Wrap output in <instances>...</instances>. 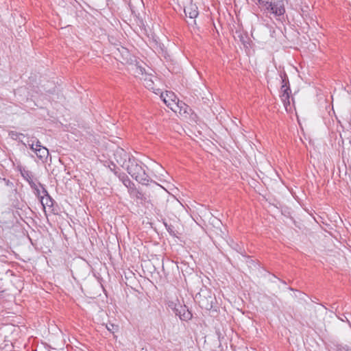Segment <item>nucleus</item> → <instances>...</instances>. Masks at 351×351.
I'll use <instances>...</instances> for the list:
<instances>
[{
	"label": "nucleus",
	"instance_id": "obj_29",
	"mask_svg": "<svg viewBox=\"0 0 351 351\" xmlns=\"http://www.w3.org/2000/svg\"><path fill=\"white\" fill-rule=\"evenodd\" d=\"M36 140H38V138H36V137H32L30 140H29L28 141H30V143H33L34 144H36Z\"/></svg>",
	"mask_w": 351,
	"mask_h": 351
},
{
	"label": "nucleus",
	"instance_id": "obj_13",
	"mask_svg": "<svg viewBox=\"0 0 351 351\" xmlns=\"http://www.w3.org/2000/svg\"><path fill=\"white\" fill-rule=\"evenodd\" d=\"M181 308L183 311V313H181V310L179 311L180 318L184 321L190 320L192 318L191 313L188 310H185V306L184 308L181 307ZM176 314L178 315V313Z\"/></svg>",
	"mask_w": 351,
	"mask_h": 351
},
{
	"label": "nucleus",
	"instance_id": "obj_18",
	"mask_svg": "<svg viewBox=\"0 0 351 351\" xmlns=\"http://www.w3.org/2000/svg\"><path fill=\"white\" fill-rule=\"evenodd\" d=\"M122 183L127 187L128 191L131 190V188H134L135 186V184L130 180L129 178H127L125 180H124Z\"/></svg>",
	"mask_w": 351,
	"mask_h": 351
},
{
	"label": "nucleus",
	"instance_id": "obj_25",
	"mask_svg": "<svg viewBox=\"0 0 351 351\" xmlns=\"http://www.w3.org/2000/svg\"><path fill=\"white\" fill-rule=\"evenodd\" d=\"M109 168H110V169L112 172H114V173L115 175L118 174L119 171H117V167H116V165H115V164H114L113 162H112L111 166L110 165V166H109Z\"/></svg>",
	"mask_w": 351,
	"mask_h": 351
},
{
	"label": "nucleus",
	"instance_id": "obj_11",
	"mask_svg": "<svg viewBox=\"0 0 351 351\" xmlns=\"http://www.w3.org/2000/svg\"><path fill=\"white\" fill-rule=\"evenodd\" d=\"M154 78L156 77L152 74L147 73L143 77H141V80H143L145 86L149 90H154Z\"/></svg>",
	"mask_w": 351,
	"mask_h": 351
},
{
	"label": "nucleus",
	"instance_id": "obj_14",
	"mask_svg": "<svg viewBox=\"0 0 351 351\" xmlns=\"http://www.w3.org/2000/svg\"><path fill=\"white\" fill-rule=\"evenodd\" d=\"M280 77L281 78V86H282V87L289 86V80L285 71H281L280 73Z\"/></svg>",
	"mask_w": 351,
	"mask_h": 351
},
{
	"label": "nucleus",
	"instance_id": "obj_20",
	"mask_svg": "<svg viewBox=\"0 0 351 351\" xmlns=\"http://www.w3.org/2000/svg\"><path fill=\"white\" fill-rule=\"evenodd\" d=\"M106 328L108 329V331L114 333L115 331L118 330V326L114 325L113 324H109L106 325Z\"/></svg>",
	"mask_w": 351,
	"mask_h": 351
},
{
	"label": "nucleus",
	"instance_id": "obj_24",
	"mask_svg": "<svg viewBox=\"0 0 351 351\" xmlns=\"http://www.w3.org/2000/svg\"><path fill=\"white\" fill-rule=\"evenodd\" d=\"M273 3L274 2L268 1L264 5L263 8L265 9V10L269 12L270 8L273 5Z\"/></svg>",
	"mask_w": 351,
	"mask_h": 351
},
{
	"label": "nucleus",
	"instance_id": "obj_27",
	"mask_svg": "<svg viewBox=\"0 0 351 351\" xmlns=\"http://www.w3.org/2000/svg\"><path fill=\"white\" fill-rule=\"evenodd\" d=\"M27 145L30 147V149H32L35 152L36 144L30 143V141H27Z\"/></svg>",
	"mask_w": 351,
	"mask_h": 351
},
{
	"label": "nucleus",
	"instance_id": "obj_5",
	"mask_svg": "<svg viewBox=\"0 0 351 351\" xmlns=\"http://www.w3.org/2000/svg\"><path fill=\"white\" fill-rule=\"evenodd\" d=\"M187 5L184 7L186 16L191 19H195L199 14L197 7L192 3V0H186Z\"/></svg>",
	"mask_w": 351,
	"mask_h": 351
},
{
	"label": "nucleus",
	"instance_id": "obj_1",
	"mask_svg": "<svg viewBox=\"0 0 351 351\" xmlns=\"http://www.w3.org/2000/svg\"><path fill=\"white\" fill-rule=\"evenodd\" d=\"M128 173L132 178L142 184H147L149 181V177L145 172L143 163L137 160L135 158L130 160V164L126 167Z\"/></svg>",
	"mask_w": 351,
	"mask_h": 351
},
{
	"label": "nucleus",
	"instance_id": "obj_10",
	"mask_svg": "<svg viewBox=\"0 0 351 351\" xmlns=\"http://www.w3.org/2000/svg\"><path fill=\"white\" fill-rule=\"evenodd\" d=\"M130 195L132 198H136L138 200H140V202L143 204L147 201V197L145 193L142 191L138 190L136 186L134 188H131V190L128 191Z\"/></svg>",
	"mask_w": 351,
	"mask_h": 351
},
{
	"label": "nucleus",
	"instance_id": "obj_12",
	"mask_svg": "<svg viewBox=\"0 0 351 351\" xmlns=\"http://www.w3.org/2000/svg\"><path fill=\"white\" fill-rule=\"evenodd\" d=\"M132 69L134 71V73L136 76L139 77H143L145 74L147 73L145 71V69L142 66V65L139 64L138 62H136V64L132 65Z\"/></svg>",
	"mask_w": 351,
	"mask_h": 351
},
{
	"label": "nucleus",
	"instance_id": "obj_19",
	"mask_svg": "<svg viewBox=\"0 0 351 351\" xmlns=\"http://www.w3.org/2000/svg\"><path fill=\"white\" fill-rule=\"evenodd\" d=\"M280 94L291 95V90L290 89V86H286L285 87H282V86H281Z\"/></svg>",
	"mask_w": 351,
	"mask_h": 351
},
{
	"label": "nucleus",
	"instance_id": "obj_8",
	"mask_svg": "<svg viewBox=\"0 0 351 351\" xmlns=\"http://www.w3.org/2000/svg\"><path fill=\"white\" fill-rule=\"evenodd\" d=\"M269 12L274 14L276 16H280L285 13V8L282 1H277L274 2L273 5L270 8Z\"/></svg>",
	"mask_w": 351,
	"mask_h": 351
},
{
	"label": "nucleus",
	"instance_id": "obj_26",
	"mask_svg": "<svg viewBox=\"0 0 351 351\" xmlns=\"http://www.w3.org/2000/svg\"><path fill=\"white\" fill-rule=\"evenodd\" d=\"M132 14L134 15V16L138 18L139 17V13H136V11L133 9L131 4L129 5Z\"/></svg>",
	"mask_w": 351,
	"mask_h": 351
},
{
	"label": "nucleus",
	"instance_id": "obj_28",
	"mask_svg": "<svg viewBox=\"0 0 351 351\" xmlns=\"http://www.w3.org/2000/svg\"><path fill=\"white\" fill-rule=\"evenodd\" d=\"M267 1V0H258V5L263 8Z\"/></svg>",
	"mask_w": 351,
	"mask_h": 351
},
{
	"label": "nucleus",
	"instance_id": "obj_17",
	"mask_svg": "<svg viewBox=\"0 0 351 351\" xmlns=\"http://www.w3.org/2000/svg\"><path fill=\"white\" fill-rule=\"evenodd\" d=\"M334 350L335 351H351V348L349 346L342 344L335 345Z\"/></svg>",
	"mask_w": 351,
	"mask_h": 351
},
{
	"label": "nucleus",
	"instance_id": "obj_15",
	"mask_svg": "<svg viewBox=\"0 0 351 351\" xmlns=\"http://www.w3.org/2000/svg\"><path fill=\"white\" fill-rule=\"evenodd\" d=\"M290 95H285V94H280V99L284 104L285 108L287 110L288 106H290Z\"/></svg>",
	"mask_w": 351,
	"mask_h": 351
},
{
	"label": "nucleus",
	"instance_id": "obj_22",
	"mask_svg": "<svg viewBox=\"0 0 351 351\" xmlns=\"http://www.w3.org/2000/svg\"><path fill=\"white\" fill-rule=\"evenodd\" d=\"M167 230L169 232L171 235L175 236L176 233L173 230V227L171 225H169L167 223H164Z\"/></svg>",
	"mask_w": 351,
	"mask_h": 351
},
{
	"label": "nucleus",
	"instance_id": "obj_9",
	"mask_svg": "<svg viewBox=\"0 0 351 351\" xmlns=\"http://www.w3.org/2000/svg\"><path fill=\"white\" fill-rule=\"evenodd\" d=\"M35 154H36L37 157L43 161L47 159L49 156L48 149L45 147L42 146L40 142L38 140H36Z\"/></svg>",
	"mask_w": 351,
	"mask_h": 351
},
{
	"label": "nucleus",
	"instance_id": "obj_2",
	"mask_svg": "<svg viewBox=\"0 0 351 351\" xmlns=\"http://www.w3.org/2000/svg\"><path fill=\"white\" fill-rule=\"evenodd\" d=\"M195 300L202 308L210 310L213 308L211 292L207 289H201V291L195 295Z\"/></svg>",
	"mask_w": 351,
	"mask_h": 351
},
{
	"label": "nucleus",
	"instance_id": "obj_6",
	"mask_svg": "<svg viewBox=\"0 0 351 351\" xmlns=\"http://www.w3.org/2000/svg\"><path fill=\"white\" fill-rule=\"evenodd\" d=\"M20 172H21V174L22 177L25 180H27L28 182V183L29 184V185L32 187V189L35 190L36 195H39L40 192L39 189L38 188V186L36 185V184L33 180V176H32V172L28 171V170H26L24 168H23V169L21 168L20 169Z\"/></svg>",
	"mask_w": 351,
	"mask_h": 351
},
{
	"label": "nucleus",
	"instance_id": "obj_4",
	"mask_svg": "<svg viewBox=\"0 0 351 351\" xmlns=\"http://www.w3.org/2000/svg\"><path fill=\"white\" fill-rule=\"evenodd\" d=\"M114 54L115 58L122 64H128L132 65L133 57L128 49L123 47L117 48L116 50L114 51Z\"/></svg>",
	"mask_w": 351,
	"mask_h": 351
},
{
	"label": "nucleus",
	"instance_id": "obj_30",
	"mask_svg": "<svg viewBox=\"0 0 351 351\" xmlns=\"http://www.w3.org/2000/svg\"><path fill=\"white\" fill-rule=\"evenodd\" d=\"M342 321H346L349 326L351 327V324L350 322V321L348 319L347 317L344 315V317L341 319Z\"/></svg>",
	"mask_w": 351,
	"mask_h": 351
},
{
	"label": "nucleus",
	"instance_id": "obj_3",
	"mask_svg": "<svg viewBox=\"0 0 351 351\" xmlns=\"http://www.w3.org/2000/svg\"><path fill=\"white\" fill-rule=\"evenodd\" d=\"M114 156L117 163L125 169L128 164H130V160L134 158V156L121 148L117 149L115 151Z\"/></svg>",
	"mask_w": 351,
	"mask_h": 351
},
{
	"label": "nucleus",
	"instance_id": "obj_23",
	"mask_svg": "<svg viewBox=\"0 0 351 351\" xmlns=\"http://www.w3.org/2000/svg\"><path fill=\"white\" fill-rule=\"evenodd\" d=\"M120 181L123 182L124 180H125L128 176L123 172H119L118 174L116 175Z\"/></svg>",
	"mask_w": 351,
	"mask_h": 351
},
{
	"label": "nucleus",
	"instance_id": "obj_7",
	"mask_svg": "<svg viewBox=\"0 0 351 351\" xmlns=\"http://www.w3.org/2000/svg\"><path fill=\"white\" fill-rule=\"evenodd\" d=\"M40 186L42 188V193L43 195L40 196L38 195L40 198V202L43 205V206L45 208V206H47L49 207H51L53 205V200L49 195L48 191L47 189L43 186V185L40 183H39Z\"/></svg>",
	"mask_w": 351,
	"mask_h": 351
},
{
	"label": "nucleus",
	"instance_id": "obj_16",
	"mask_svg": "<svg viewBox=\"0 0 351 351\" xmlns=\"http://www.w3.org/2000/svg\"><path fill=\"white\" fill-rule=\"evenodd\" d=\"M9 136L11 137V138L14 139V140H16V141H19V142L22 143L23 145H26V144L25 143H23L21 139H20V136H24V134H21V133H18L15 131H11L10 133H9Z\"/></svg>",
	"mask_w": 351,
	"mask_h": 351
},
{
	"label": "nucleus",
	"instance_id": "obj_21",
	"mask_svg": "<svg viewBox=\"0 0 351 351\" xmlns=\"http://www.w3.org/2000/svg\"><path fill=\"white\" fill-rule=\"evenodd\" d=\"M163 101L167 104V106L168 107H169L172 110L176 111V110L174 109L173 105L175 104V105H176L178 106V104L176 103H175L174 100L171 99L172 103H171L169 101H167V99L165 97H163Z\"/></svg>",
	"mask_w": 351,
	"mask_h": 351
}]
</instances>
